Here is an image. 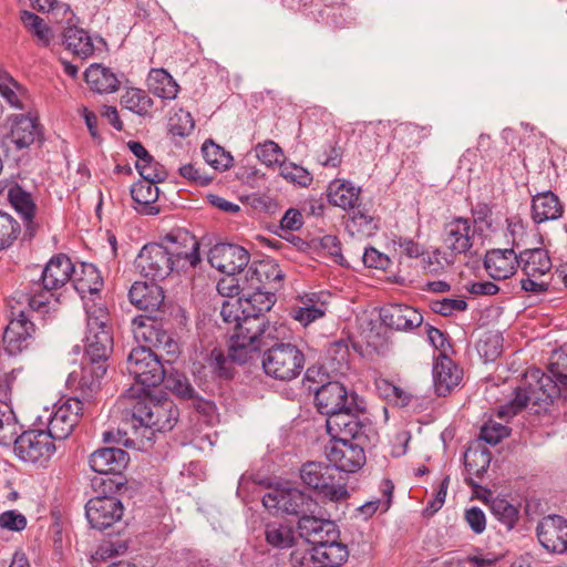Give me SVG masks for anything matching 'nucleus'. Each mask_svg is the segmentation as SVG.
I'll return each instance as SVG.
<instances>
[{"instance_id":"64","label":"nucleus","mask_w":567,"mask_h":567,"mask_svg":"<svg viewBox=\"0 0 567 567\" xmlns=\"http://www.w3.org/2000/svg\"><path fill=\"white\" fill-rule=\"evenodd\" d=\"M464 518H465V522L467 523V525L471 527V529L475 534H482L485 530L486 517H485L484 512L481 508L473 506V507L466 509L465 514H464Z\"/></svg>"},{"instance_id":"29","label":"nucleus","mask_w":567,"mask_h":567,"mask_svg":"<svg viewBox=\"0 0 567 567\" xmlns=\"http://www.w3.org/2000/svg\"><path fill=\"white\" fill-rule=\"evenodd\" d=\"M518 254L514 248L492 249L486 252L484 258V267L495 280L512 277L518 268Z\"/></svg>"},{"instance_id":"13","label":"nucleus","mask_w":567,"mask_h":567,"mask_svg":"<svg viewBox=\"0 0 567 567\" xmlns=\"http://www.w3.org/2000/svg\"><path fill=\"white\" fill-rule=\"evenodd\" d=\"M163 244L173 259L174 270L195 268L200 262L199 243L188 230H172L164 237Z\"/></svg>"},{"instance_id":"17","label":"nucleus","mask_w":567,"mask_h":567,"mask_svg":"<svg viewBox=\"0 0 567 567\" xmlns=\"http://www.w3.org/2000/svg\"><path fill=\"white\" fill-rule=\"evenodd\" d=\"M243 301L245 307L243 308V320L241 323L248 317H259L264 320L265 327L262 333L259 336L260 346L265 348L268 344V340L272 337V328L264 317V312L269 311L276 302L275 293L267 288H260L258 290H245L243 291Z\"/></svg>"},{"instance_id":"33","label":"nucleus","mask_w":567,"mask_h":567,"mask_svg":"<svg viewBox=\"0 0 567 567\" xmlns=\"http://www.w3.org/2000/svg\"><path fill=\"white\" fill-rule=\"evenodd\" d=\"M300 306L291 309V316L303 327L321 319L328 311V303L323 299V293H307L300 298Z\"/></svg>"},{"instance_id":"11","label":"nucleus","mask_w":567,"mask_h":567,"mask_svg":"<svg viewBox=\"0 0 567 567\" xmlns=\"http://www.w3.org/2000/svg\"><path fill=\"white\" fill-rule=\"evenodd\" d=\"M267 509L280 511L288 515L305 517L307 514H319L317 501L299 488H275L262 497Z\"/></svg>"},{"instance_id":"39","label":"nucleus","mask_w":567,"mask_h":567,"mask_svg":"<svg viewBox=\"0 0 567 567\" xmlns=\"http://www.w3.org/2000/svg\"><path fill=\"white\" fill-rule=\"evenodd\" d=\"M74 289L84 297L85 293H96L103 286L100 271L93 264L82 262L79 268L74 266L72 274Z\"/></svg>"},{"instance_id":"6","label":"nucleus","mask_w":567,"mask_h":567,"mask_svg":"<svg viewBox=\"0 0 567 567\" xmlns=\"http://www.w3.org/2000/svg\"><path fill=\"white\" fill-rule=\"evenodd\" d=\"M518 261L524 276L520 288L535 295L547 291L553 268L548 251L543 248L524 249L518 254Z\"/></svg>"},{"instance_id":"31","label":"nucleus","mask_w":567,"mask_h":567,"mask_svg":"<svg viewBox=\"0 0 567 567\" xmlns=\"http://www.w3.org/2000/svg\"><path fill=\"white\" fill-rule=\"evenodd\" d=\"M147 390L144 388L130 386L123 394V399H134L136 402L132 405V415L130 424L132 429L137 432L140 429H144L142 436L150 439L147 435L151 419V411H153L154 401L146 398Z\"/></svg>"},{"instance_id":"57","label":"nucleus","mask_w":567,"mask_h":567,"mask_svg":"<svg viewBox=\"0 0 567 567\" xmlns=\"http://www.w3.org/2000/svg\"><path fill=\"white\" fill-rule=\"evenodd\" d=\"M135 167L142 176V181L145 182L161 183L167 177V172L164 166L156 162L153 156L150 158V162L135 164Z\"/></svg>"},{"instance_id":"61","label":"nucleus","mask_w":567,"mask_h":567,"mask_svg":"<svg viewBox=\"0 0 567 567\" xmlns=\"http://www.w3.org/2000/svg\"><path fill=\"white\" fill-rule=\"evenodd\" d=\"M244 307H245V305H243L241 297L234 299V300H225L221 303L220 316L223 317V320L225 322H227V323L235 322L236 323L234 332L237 331V327H238L239 322L243 320V317H240V315H244L243 313Z\"/></svg>"},{"instance_id":"59","label":"nucleus","mask_w":567,"mask_h":567,"mask_svg":"<svg viewBox=\"0 0 567 567\" xmlns=\"http://www.w3.org/2000/svg\"><path fill=\"white\" fill-rule=\"evenodd\" d=\"M431 308L435 313L449 317L456 312L465 311L467 309V303L462 298H443L441 300L432 301Z\"/></svg>"},{"instance_id":"12","label":"nucleus","mask_w":567,"mask_h":567,"mask_svg":"<svg viewBox=\"0 0 567 567\" xmlns=\"http://www.w3.org/2000/svg\"><path fill=\"white\" fill-rule=\"evenodd\" d=\"M14 453L23 462L42 466L55 453L54 440L45 430L24 431L16 440Z\"/></svg>"},{"instance_id":"49","label":"nucleus","mask_w":567,"mask_h":567,"mask_svg":"<svg viewBox=\"0 0 567 567\" xmlns=\"http://www.w3.org/2000/svg\"><path fill=\"white\" fill-rule=\"evenodd\" d=\"M207 164L217 171H226L233 164V156L214 142H206L202 147Z\"/></svg>"},{"instance_id":"41","label":"nucleus","mask_w":567,"mask_h":567,"mask_svg":"<svg viewBox=\"0 0 567 567\" xmlns=\"http://www.w3.org/2000/svg\"><path fill=\"white\" fill-rule=\"evenodd\" d=\"M63 43L69 51L81 59H86L94 52V45L89 33L75 25L64 29Z\"/></svg>"},{"instance_id":"62","label":"nucleus","mask_w":567,"mask_h":567,"mask_svg":"<svg viewBox=\"0 0 567 567\" xmlns=\"http://www.w3.org/2000/svg\"><path fill=\"white\" fill-rule=\"evenodd\" d=\"M508 434L509 431L505 425L489 421L482 426L480 437L491 445H496Z\"/></svg>"},{"instance_id":"2","label":"nucleus","mask_w":567,"mask_h":567,"mask_svg":"<svg viewBox=\"0 0 567 567\" xmlns=\"http://www.w3.org/2000/svg\"><path fill=\"white\" fill-rule=\"evenodd\" d=\"M265 322L259 317H248L238 324L237 331L230 337L228 354L214 349L207 358L212 372L219 379L229 380L234 377V363L247 362L256 352L262 350L259 336L262 333Z\"/></svg>"},{"instance_id":"60","label":"nucleus","mask_w":567,"mask_h":567,"mask_svg":"<svg viewBox=\"0 0 567 567\" xmlns=\"http://www.w3.org/2000/svg\"><path fill=\"white\" fill-rule=\"evenodd\" d=\"M257 158L267 166L280 163L282 151L279 145L272 141L258 144L255 148Z\"/></svg>"},{"instance_id":"40","label":"nucleus","mask_w":567,"mask_h":567,"mask_svg":"<svg viewBox=\"0 0 567 567\" xmlns=\"http://www.w3.org/2000/svg\"><path fill=\"white\" fill-rule=\"evenodd\" d=\"M153 411H151L150 427L147 435H152L154 432H166L174 427L177 420V409L172 402H154Z\"/></svg>"},{"instance_id":"44","label":"nucleus","mask_w":567,"mask_h":567,"mask_svg":"<svg viewBox=\"0 0 567 567\" xmlns=\"http://www.w3.org/2000/svg\"><path fill=\"white\" fill-rule=\"evenodd\" d=\"M8 199L14 209L22 216L30 236L33 235V214L35 206L29 193L23 190L20 186L14 185L8 190Z\"/></svg>"},{"instance_id":"38","label":"nucleus","mask_w":567,"mask_h":567,"mask_svg":"<svg viewBox=\"0 0 567 567\" xmlns=\"http://www.w3.org/2000/svg\"><path fill=\"white\" fill-rule=\"evenodd\" d=\"M84 79L90 89L97 93H113L121 84L116 74L101 64L90 65L84 73Z\"/></svg>"},{"instance_id":"58","label":"nucleus","mask_w":567,"mask_h":567,"mask_svg":"<svg viewBox=\"0 0 567 567\" xmlns=\"http://www.w3.org/2000/svg\"><path fill=\"white\" fill-rule=\"evenodd\" d=\"M421 262L426 272L431 275H439L444 270L445 266L451 265L453 260L449 258L445 252H442L440 249H435L431 254H423Z\"/></svg>"},{"instance_id":"20","label":"nucleus","mask_w":567,"mask_h":567,"mask_svg":"<svg viewBox=\"0 0 567 567\" xmlns=\"http://www.w3.org/2000/svg\"><path fill=\"white\" fill-rule=\"evenodd\" d=\"M35 326L31 318L21 311L13 318L3 332V348L10 355H17L28 349L33 340Z\"/></svg>"},{"instance_id":"52","label":"nucleus","mask_w":567,"mask_h":567,"mask_svg":"<svg viewBox=\"0 0 567 567\" xmlns=\"http://www.w3.org/2000/svg\"><path fill=\"white\" fill-rule=\"evenodd\" d=\"M389 132V123L382 121L370 122L364 126L361 138L364 143L369 144L370 150H375L384 141Z\"/></svg>"},{"instance_id":"23","label":"nucleus","mask_w":567,"mask_h":567,"mask_svg":"<svg viewBox=\"0 0 567 567\" xmlns=\"http://www.w3.org/2000/svg\"><path fill=\"white\" fill-rule=\"evenodd\" d=\"M443 244L451 255H462L473 246L474 229L471 220L464 217L453 218L443 229Z\"/></svg>"},{"instance_id":"45","label":"nucleus","mask_w":567,"mask_h":567,"mask_svg":"<svg viewBox=\"0 0 567 567\" xmlns=\"http://www.w3.org/2000/svg\"><path fill=\"white\" fill-rule=\"evenodd\" d=\"M20 425L12 408L0 401V445L10 446L19 437Z\"/></svg>"},{"instance_id":"30","label":"nucleus","mask_w":567,"mask_h":567,"mask_svg":"<svg viewBox=\"0 0 567 567\" xmlns=\"http://www.w3.org/2000/svg\"><path fill=\"white\" fill-rule=\"evenodd\" d=\"M127 452L117 447H103L89 457L90 467L100 474H120L128 464Z\"/></svg>"},{"instance_id":"19","label":"nucleus","mask_w":567,"mask_h":567,"mask_svg":"<svg viewBox=\"0 0 567 567\" xmlns=\"http://www.w3.org/2000/svg\"><path fill=\"white\" fill-rule=\"evenodd\" d=\"M361 411L358 403H355L349 406V409L329 415L326 426L327 432L332 439L331 441L359 440L363 429V424L359 419V412Z\"/></svg>"},{"instance_id":"5","label":"nucleus","mask_w":567,"mask_h":567,"mask_svg":"<svg viewBox=\"0 0 567 567\" xmlns=\"http://www.w3.org/2000/svg\"><path fill=\"white\" fill-rule=\"evenodd\" d=\"M262 354V369L269 378L289 382L297 379L303 371L306 357L298 346L291 342L276 341Z\"/></svg>"},{"instance_id":"42","label":"nucleus","mask_w":567,"mask_h":567,"mask_svg":"<svg viewBox=\"0 0 567 567\" xmlns=\"http://www.w3.org/2000/svg\"><path fill=\"white\" fill-rule=\"evenodd\" d=\"M150 91L164 100H174L178 93V84L164 69H153L147 79Z\"/></svg>"},{"instance_id":"24","label":"nucleus","mask_w":567,"mask_h":567,"mask_svg":"<svg viewBox=\"0 0 567 567\" xmlns=\"http://www.w3.org/2000/svg\"><path fill=\"white\" fill-rule=\"evenodd\" d=\"M166 388L182 400L190 401L192 406L205 416H212L216 406L209 401L200 398L190 384L189 380L182 373L174 372L165 374Z\"/></svg>"},{"instance_id":"14","label":"nucleus","mask_w":567,"mask_h":567,"mask_svg":"<svg viewBox=\"0 0 567 567\" xmlns=\"http://www.w3.org/2000/svg\"><path fill=\"white\" fill-rule=\"evenodd\" d=\"M135 268L152 281L166 278L173 270V259L164 244H146L135 259Z\"/></svg>"},{"instance_id":"51","label":"nucleus","mask_w":567,"mask_h":567,"mask_svg":"<svg viewBox=\"0 0 567 567\" xmlns=\"http://www.w3.org/2000/svg\"><path fill=\"white\" fill-rule=\"evenodd\" d=\"M549 371L560 386L567 390V346L553 352Z\"/></svg>"},{"instance_id":"18","label":"nucleus","mask_w":567,"mask_h":567,"mask_svg":"<svg viewBox=\"0 0 567 567\" xmlns=\"http://www.w3.org/2000/svg\"><path fill=\"white\" fill-rule=\"evenodd\" d=\"M250 256L248 251L238 245L218 244L208 254V261L220 272L234 276L244 270L248 265Z\"/></svg>"},{"instance_id":"22","label":"nucleus","mask_w":567,"mask_h":567,"mask_svg":"<svg viewBox=\"0 0 567 567\" xmlns=\"http://www.w3.org/2000/svg\"><path fill=\"white\" fill-rule=\"evenodd\" d=\"M537 537L548 551L565 553L567 550V520L558 515L544 517L537 525Z\"/></svg>"},{"instance_id":"16","label":"nucleus","mask_w":567,"mask_h":567,"mask_svg":"<svg viewBox=\"0 0 567 567\" xmlns=\"http://www.w3.org/2000/svg\"><path fill=\"white\" fill-rule=\"evenodd\" d=\"M83 403L75 398H69L62 403L55 405L45 430L50 436L55 440L66 439L78 424L82 415Z\"/></svg>"},{"instance_id":"34","label":"nucleus","mask_w":567,"mask_h":567,"mask_svg":"<svg viewBox=\"0 0 567 567\" xmlns=\"http://www.w3.org/2000/svg\"><path fill=\"white\" fill-rule=\"evenodd\" d=\"M361 188L344 179H334L328 186V200L343 210H354L361 204Z\"/></svg>"},{"instance_id":"28","label":"nucleus","mask_w":567,"mask_h":567,"mask_svg":"<svg viewBox=\"0 0 567 567\" xmlns=\"http://www.w3.org/2000/svg\"><path fill=\"white\" fill-rule=\"evenodd\" d=\"M10 137L17 148L29 147L42 135V127L35 113L16 114L10 117Z\"/></svg>"},{"instance_id":"7","label":"nucleus","mask_w":567,"mask_h":567,"mask_svg":"<svg viewBox=\"0 0 567 567\" xmlns=\"http://www.w3.org/2000/svg\"><path fill=\"white\" fill-rule=\"evenodd\" d=\"M336 470L321 462H308L300 468L302 483L333 503L346 501L350 495L346 485L336 481Z\"/></svg>"},{"instance_id":"15","label":"nucleus","mask_w":567,"mask_h":567,"mask_svg":"<svg viewBox=\"0 0 567 567\" xmlns=\"http://www.w3.org/2000/svg\"><path fill=\"white\" fill-rule=\"evenodd\" d=\"M357 441L336 440L326 447V456L336 473H354L365 464L364 450Z\"/></svg>"},{"instance_id":"10","label":"nucleus","mask_w":567,"mask_h":567,"mask_svg":"<svg viewBox=\"0 0 567 567\" xmlns=\"http://www.w3.org/2000/svg\"><path fill=\"white\" fill-rule=\"evenodd\" d=\"M157 316H138L132 321L134 338L143 341L146 348H155L164 351L172 361L179 354V344L173 336L166 331L158 321Z\"/></svg>"},{"instance_id":"9","label":"nucleus","mask_w":567,"mask_h":567,"mask_svg":"<svg viewBox=\"0 0 567 567\" xmlns=\"http://www.w3.org/2000/svg\"><path fill=\"white\" fill-rule=\"evenodd\" d=\"M85 515L92 528L109 535L121 534L124 528V507L116 497L101 496L90 499L85 505Z\"/></svg>"},{"instance_id":"56","label":"nucleus","mask_w":567,"mask_h":567,"mask_svg":"<svg viewBox=\"0 0 567 567\" xmlns=\"http://www.w3.org/2000/svg\"><path fill=\"white\" fill-rule=\"evenodd\" d=\"M494 516L508 529L513 528L518 519V509L505 499H495L491 506Z\"/></svg>"},{"instance_id":"8","label":"nucleus","mask_w":567,"mask_h":567,"mask_svg":"<svg viewBox=\"0 0 567 567\" xmlns=\"http://www.w3.org/2000/svg\"><path fill=\"white\" fill-rule=\"evenodd\" d=\"M126 369L136 382V388L144 389L159 385L166 374L158 355L145 346L131 350L126 360Z\"/></svg>"},{"instance_id":"47","label":"nucleus","mask_w":567,"mask_h":567,"mask_svg":"<svg viewBox=\"0 0 567 567\" xmlns=\"http://www.w3.org/2000/svg\"><path fill=\"white\" fill-rule=\"evenodd\" d=\"M266 542L278 549L290 548L295 544V533L290 526L270 523L265 528Z\"/></svg>"},{"instance_id":"35","label":"nucleus","mask_w":567,"mask_h":567,"mask_svg":"<svg viewBox=\"0 0 567 567\" xmlns=\"http://www.w3.org/2000/svg\"><path fill=\"white\" fill-rule=\"evenodd\" d=\"M563 213L564 206L553 192L539 193L532 199V218L537 224L556 220Z\"/></svg>"},{"instance_id":"54","label":"nucleus","mask_w":567,"mask_h":567,"mask_svg":"<svg viewBox=\"0 0 567 567\" xmlns=\"http://www.w3.org/2000/svg\"><path fill=\"white\" fill-rule=\"evenodd\" d=\"M19 234V224L9 214L0 212V250L10 247Z\"/></svg>"},{"instance_id":"36","label":"nucleus","mask_w":567,"mask_h":567,"mask_svg":"<svg viewBox=\"0 0 567 567\" xmlns=\"http://www.w3.org/2000/svg\"><path fill=\"white\" fill-rule=\"evenodd\" d=\"M158 183L140 181L131 187V196L135 203V209L140 214L156 215L159 208L155 206L159 197Z\"/></svg>"},{"instance_id":"4","label":"nucleus","mask_w":567,"mask_h":567,"mask_svg":"<svg viewBox=\"0 0 567 567\" xmlns=\"http://www.w3.org/2000/svg\"><path fill=\"white\" fill-rule=\"evenodd\" d=\"M73 271L74 265L66 255L60 254L49 260L42 270L41 280L32 282L27 293L32 318L38 316L44 319L51 309L53 290L72 280Z\"/></svg>"},{"instance_id":"25","label":"nucleus","mask_w":567,"mask_h":567,"mask_svg":"<svg viewBox=\"0 0 567 567\" xmlns=\"http://www.w3.org/2000/svg\"><path fill=\"white\" fill-rule=\"evenodd\" d=\"M128 298L132 305L136 308L148 312V316L162 315V307L164 303V291L161 286L155 282H141L136 281L132 285L128 291Z\"/></svg>"},{"instance_id":"50","label":"nucleus","mask_w":567,"mask_h":567,"mask_svg":"<svg viewBox=\"0 0 567 567\" xmlns=\"http://www.w3.org/2000/svg\"><path fill=\"white\" fill-rule=\"evenodd\" d=\"M269 269H274L272 261L261 260L254 262L246 271V287L243 288V291L267 288L265 277H267Z\"/></svg>"},{"instance_id":"32","label":"nucleus","mask_w":567,"mask_h":567,"mask_svg":"<svg viewBox=\"0 0 567 567\" xmlns=\"http://www.w3.org/2000/svg\"><path fill=\"white\" fill-rule=\"evenodd\" d=\"M434 386L437 395L445 396L462 380V370L447 357L436 360L433 367Z\"/></svg>"},{"instance_id":"37","label":"nucleus","mask_w":567,"mask_h":567,"mask_svg":"<svg viewBox=\"0 0 567 567\" xmlns=\"http://www.w3.org/2000/svg\"><path fill=\"white\" fill-rule=\"evenodd\" d=\"M349 551L344 544L339 542V537L327 538L317 547H312L310 559L320 565L339 566L348 559Z\"/></svg>"},{"instance_id":"43","label":"nucleus","mask_w":567,"mask_h":567,"mask_svg":"<svg viewBox=\"0 0 567 567\" xmlns=\"http://www.w3.org/2000/svg\"><path fill=\"white\" fill-rule=\"evenodd\" d=\"M0 94L11 107L17 110L27 107L29 101L27 90L7 72H0Z\"/></svg>"},{"instance_id":"48","label":"nucleus","mask_w":567,"mask_h":567,"mask_svg":"<svg viewBox=\"0 0 567 567\" xmlns=\"http://www.w3.org/2000/svg\"><path fill=\"white\" fill-rule=\"evenodd\" d=\"M20 18L23 25L42 45L50 44L53 33L42 18L30 11H22Z\"/></svg>"},{"instance_id":"27","label":"nucleus","mask_w":567,"mask_h":567,"mask_svg":"<svg viewBox=\"0 0 567 567\" xmlns=\"http://www.w3.org/2000/svg\"><path fill=\"white\" fill-rule=\"evenodd\" d=\"M380 318L383 324L399 331L413 330L423 322L422 315L415 308L402 303L385 305L380 310Z\"/></svg>"},{"instance_id":"55","label":"nucleus","mask_w":567,"mask_h":567,"mask_svg":"<svg viewBox=\"0 0 567 567\" xmlns=\"http://www.w3.org/2000/svg\"><path fill=\"white\" fill-rule=\"evenodd\" d=\"M195 123L189 112L179 110L168 122L169 133L174 136H188L194 130Z\"/></svg>"},{"instance_id":"53","label":"nucleus","mask_w":567,"mask_h":567,"mask_svg":"<svg viewBox=\"0 0 567 567\" xmlns=\"http://www.w3.org/2000/svg\"><path fill=\"white\" fill-rule=\"evenodd\" d=\"M280 175L288 182L307 187L312 183L311 173L293 163H281Z\"/></svg>"},{"instance_id":"63","label":"nucleus","mask_w":567,"mask_h":567,"mask_svg":"<svg viewBox=\"0 0 567 567\" xmlns=\"http://www.w3.org/2000/svg\"><path fill=\"white\" fill-rule=\"evenodd\" d=\"M507 230L506 237L512 241V248H519L524 246V237L526 235L525 224L523 219L515 215L511 216L506 219Z\"/></svg>"},{"instance_id":"26","label":"nucleus","mask_w":567,"mask_h":567,"mask_svg":"<svg viewBox=\"0 0 567 567\" xmlns=\"http://www.w3.org/2000/svg\"><path fill=\"white\" fill-rule=\"evenodd\" d=\"M298 532L312 547H317L327 538L339 537L340 532L336 523L329 518H320L316 514H307L298 520Z\"/></svg>"},{"instance_id":"1","label":"nucleus","mask_w":567,"mask_h":567,"mask_svg":"<svg viewBox=\"0 0 567 567\" xmlns=\"http://www.w3.org/2000/svg\"><path fill=\"white\" fill-rule=\"evenodd\" d=\"M86 332L84 338L85 357L90 365L83 368L80 384L93 391L107 371V360L113 352L111 319L105 307L85 303Z\"/></svg>"},{"instance_id":"21","label":"nucleus","mask_w":567,"mask_h":567,"mask_svg":"<svg viewBox=\"0 0 567 567\" xmlns=\"http://www.w3.org/2000/svg\"><path fill=\"white\" fill-rule=\"evenodd\" d=\"M355 394L349 395L344 385L333 381L321 385L315 394L318 411L327 416L355 404Z\"/></svg>"},{"instance_id":"46","label":"nucleus","mask_w":567,"mask_h":567,"mask_svg":"<svg viewBox=\"0 0 567 567\" xmlns=\"http://www.w3.org/2000/svg\"><path fill=\"white\" fill-rule=\"evenodd\" d=\"M121 104L128 111L144 116L150 113L153 100L144 90L131 87L121 96Z\"/></svg>"},{"instance_id":"3","label":"nucleus","mask_w":567,"mask_h":567,"mask_svg":"<svg viewBox=\"0 0 567 567\" xmlns=\"http://www.w3.org/2000/svg\"><path fill=\"white\" fill-rule=\"evenodd\" d=\"M561 389L551 374H546L537 368L529 369L524 374L520 385L517 386L515 398L499 406L497 415L502 419L513 417L528 405L538 408L535 410L538 413L560 394Z\"/></svg>"}]
</instances>
